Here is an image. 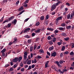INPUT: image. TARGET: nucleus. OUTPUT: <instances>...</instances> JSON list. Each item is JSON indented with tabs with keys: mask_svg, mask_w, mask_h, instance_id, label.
<instances>
[{
	"mask_svg": "<svg viewBox=\"0 0 74 74\" xmlns=\"http://www.w3.org/2000/svg\"><path fill=\"white\" fill-rule=\"evenodd\" d=\"M39 40H40V38H37L36 39V42H37V41H39Z\"/></svg>",
	"mask_w": 74,
	"mask_h": 74,
	"instance_id": "nucleus-42",
	"label": "nucleus"
},
{
	"mask_svg": "<svg viewBox=\"0 0 74 74\" xmlns=\"http://www.w3.org/2000/svg\"><path fill=\"white\" fill-rule=\"evenodd\" d=\"M30 30V29L29 28H26L25 29L24 33H27V32H28L29 30Z\"/></svg>",
	"mask_w": 74,
	"mask_h": 74,
	"instance_id": "nucleus-5",
	"label": "nucleus"
},
{
	"mask_svg": "<svg viewBox=\"0 0 74 74\" xmlns=\"http://www.w3.org/2000/svg\"><path fill=\"white\" fill-rule=\"evenodd\" d=\"M29 2V0H26L25 2L24 3H25V4H26V3H28Z\"/></svg>",
	"mask_w": 74,
	"mask_h": 74,
	"instance_id": "nucleus-39",
	"label": "nucleus"
},
{
	"mask_svg": "<svg viewBox=\"0 0 74 74\" xmlns=\"http://www.w3.org/2000/svg\"><path fill=\"white\" fill-rule=\"evenodd\" d=\"M24 7H27V4L24 3Z\"/></svg>",
	"mask_w": 74,
	"mask_h": 74,
	"instance_id": "nucleus-37",
	"label": "nucleus"
},
{
	"mask_svg": "<svg viewBox=\"0 0 74 74\" xmlns=\"http://www.w3.org/2000/svg\"><path fill=\"white\" fill-rule=\"evenodd\" d=\"M65 54H69V52L66 51L64 53Z\"/></svg>",
	"mask_w": 74,
	"mask_h": 74,
	"instance_id": "nucleus-59",
	"label": "nucleus"
},
{
	"mask_svg": "<svg viewBox=\"0 0 74 74\" xmlns=\"http://www.w3.org/2000/svg\"><path fill=\"white\" fill-rule=\"evenodd\" d=\"M73 14H71V19H73Z\"/></svg>",
	"mask_w": 74,
	"mask_h": 74,
	"instance_id": "nucleus-40",
	"label": "nucleus"
},
{
	"mask_svg": "<svg viewBox=\"0 0 74 74\" xmlns=\"http://www.w3.org/2000/svg\"><path fill=\"white\" fill-rule=\"evenodd\" d=\"M66 5H68V7H69V6H70V3H66Z\"/></svg>",
	"mask_w": 74,
	"mask_h": 74,
	"instance_id": "nucleus-51",
	"label": "nucleus"
},
{
	"mask_svg": "<svg viewBox=\"0 0 74 74\" xmlns=\"http://www.w3.org/2000/svg\"><path fill=\"white\" fill-rule=\"evenodd\" d=\"M47 39L49 40H51V36H48L47 38Z\"/></svg>",
	"mask_w": 74,
	"mask_h": 74,
	"instance_id": "nucleus-48",
	"label": "nucleus"
},
{
	"mask_svg": "<svg viewBox=\"0 0 74 74\" xmlns=\"http://www.w3.org/2000/svg\"><path fill=\"white\" fill-rule=\"evenodd\" d=\"M44 19V16H42L40 18V19L42 21V20H43V19Z\"/></svg>",
	"mask_w": 74,
	"mask_h": 74,
	"instance_id": "nucleus-36",
	"label": "nucleus"
},
{
	"mask_svg": "<svg viewBox=\"0 0 74 74\" xmlns=\"http://www.w3.org/2000/svg\"><path fill=\"white\" fill-rule=\"evenodd\" d=\"M70 14H68L67 16V19H70Z\"/></svg>",
	"mask_w": 74,
	"mask_h": 74,
	"instance_id": "nucleus-27",
	"label": "nucleus"
},
{
	"mask_svg": "<svg viewBox=\"0 0 74 74\" xmlns=\"http://www.w3.org/2000/svg\"><path fill=\"white\" fill-rule=\"evenodd\" d=\"M40 31H41L40 29H38L37 30H35L34 31V32L35 33H40Z\"/></svg>",
	"mask_w": 74,
	"mask_h": 74,
	"instance_id": "nucleus-7",
	"label": "nucleus"
},
{
	"mask_svg": "<svg viewBox=\"0 0 74 74\" xmlns=\"http://www.w3.org/2000/svg\"><path fill=\"white\" fill-rule=\"evenodd\" d=\"M32 37H34V36H35V33H33L32 34Z\"/></svg>",
	"mask_w": 74,
	"mask_h": 74,
	"instance_id": "nucleus-47",
	"label": "nucleus"
},
{
	"mask_svg": "<svg viewBox=\"0 0 74 74\" xmlns=\"http://www.w3.org/2000/svg\"><path fill=\"white\" fill-rule=\"evenodd\" d=\"M57 54V53L56 52H54L53 53H51V56H53V57H55V56H56Z\"/></svg>",
	"mask_w": 74,
	"mask_h": 74,
	"instance_id": "nucleus-2",
	"label": "nucleus"
},
{
	"mask_svg": "<svg viewBox=\"0 0 74 74\" xmlns=\"http://www.w3.org/2000/svg\"><path fill=\"white\" fill-rule=\"evenodd\" d=\"M62 36H66V34L64 33H62Z\"/></svg>",
	"mask_w": 74,
	"mask_h": 74,
	"instance_id": "nucleus-30",
	"label": "nucleus"
},
{
	"mask_svg": "<svg viewBox=\"0 0 74 74\" xmlns=\"http://www.w3.org/2000/svg\"><path fill=\"white\" fill-rule=\"evenodd\" d=\"M31 62H32V60H28L27 63V64H31Z\"/></svg>",
	"mask_w": 74,
	"mask_h": 74,
	"instance_id": "nucleus-14",
	"label": "nucleus"
},
{
	"mask_svg": "<svg viewBox=\"0 0 74 74\" xmlns=\"http://www.w3.org/2000/svg\"><path fill=\"white\" fill-rule=\"evenodd\" d=\"M62 71H64V72H66V71H67V69H63Z\"/></svg>",
	"mask_w": 74,
	"mask_h": 74,
	"instance_id": "nucleus-61",
	"label": "nucleus"
},
{
	"mask_svg": "<svg viewBox=\"0 0 74 74\" xmlns=\"http://www.w3.org/2000/svg\"><path fill=\"white\" fill-rule=\"evenodd\" d=\"M17 67V64H15L14 65V68H16Z\"/></svg>",
	"mask_w": 74,
	"mask_h": 74,
	"instance_id": "nucleus-60",
	"label": "nucleus"
},
{
	"mask_svg": "<svg viewBox=\"0 0 74 74\" xmlns=\"http://www.w3.org/2000/svg\"><path fill=\"white\" fill-rule=\"evenodd\" d=\"M10 66V65L9 64H6L5 66V67L6 68V67H7L8 66Z\"/></svg>",
	"mask_w": 74,
	"mask_h": 74,
	"instance_id": "nucleus-54",
	"label": "nucleus"
},
{
	"mask_svg": "<svg viewBox=\"0 0 74 74\" xmlns=\"http://www.w3.org/2000/svg\"><path fill=\"white\" fill-rule=\"evenodd\" d=\"M64 40L66 41H67L69 40V37L66 38H64Z\"/></svg>",
	"mask_w": 74,
	"mask_h": 74,
	"instance_id": "nucleus-25",
	"label": "nucleus"
},
{
	"mask_svg": "<svg viewBox=\"0 0 74 74\" xmlns=\"http://www.w3.org/2000/svg\"><path fill=\"white\" fill-rule=\"evenodd\" d=\"M5 51H6V49L4 48L1 51V53H5Z\"/></svg>",
	"mask_w": 74,
	"mask_h": 74,
	"instance_id": "nucleus-9",
	"label": "nucleus"
},
{
	"mask_svg": "<svg viewBox=\"0 0 74 74\" xmlns=\"http://www.w3.org/2000/svg\"><path fill=\"white\" fill-rule=\"evenodd\" d=\"M47 30H51V31H53V29L51 28H48L47 29Z\"/></svg>",
	"mask_w": 74,
	"mask_h": 74,
	"instance_id": "nucleus-23",
	"label": "nucleus"
},
{
	"mask_svg": "<svg viewBox=\"0 0 74 74\" xmlns=\"http://www.w3.org/2000/svg\"><path fill=\"white\" fill-rule=\"evenodd\" d=\"M49 49L50 51H52V50H53L54 49V47L53 46H52V47H50Z\"/></svg>",
	"mask_w": 74,
	"mask_h": 74,
	"instance_id": "nucleus-19",
	"label": "nucleus"
},
{
	"mask_svg": "<svg viewBox=\"0 0 74 74\" xmlns=\"http://www.w3.org/2000/svg\"><path fill=\"white\" fill-rule=\"evenodd\" d=\"M57 44L58 45H60L62 44V42H57Z\"/></svg>",
	"mask_w": 74,
	"mask_h": 74,
	"instance_id": "nucleus-46",
	"label": "nucleus"
},
{
	"mask_svg": "<svg viewBox=\"0 0 74 74\" xmlns=\"http://www.w3.org/2000/svg\"><path fill=\"white\" fill-rule=\"evenodd\" d=\"M3 19H4V17H2L1 19L0 20V23L1 22H3Z\"/></svg>",
	"mask_w": 74,
	"mask_h": 74,
	"instance_id": "nucleus-31",
	"label": "nucleus"
},
{
	"mask_svg": "<svg viewBox=\"0 0 74 74\" xmlns=\"http://www.w3.org/2000/svg\"><path fill=\"white\" fill-rule=\"evenodd\" d=\"M24 55L25 56H27V52H26V51H25L24 53Z\"/></svg>",
	"mask_w": 74,
	"mask_h": 74,
	"instance_id": "nucleus-26",
	"label": "nucleus"
},
{
	"mask_svg": "<svg viewBox=\"0 0 74 74\" xmlns=\"http://www.w3.org/2000/svg\"><path fill=\"white\" fill-rule=\"evenodd\" d=\"M21 71H24V68H23L21 69Z\"/></svg>",
	"mask_w": 74,
	"mask_h": 74,
	"instance_id": "nucleus-63",
	"label": "nucleus"
},
{
	"mask_svg": "<svg viewBox=\"0 0 74 74\" xmlns=\"http://www.w3.org/2000/svg\"><path fill=\"white\" fill-rule=\"evenodd\" d=\"M36 26H39L40 25V22H37L36 23Z\"/></svg>",
	"mask_w": 74,
	"mask_h": 74,
	"instance_id": "nucleus-21",
	"label": "nucleus"
},
{
	"mask_svg": "<svg viewBox=\"0 0 74 74\" xmlns=\"http://www.w3.org/2000/svg\"><path fill=\"white\" fill-rule=\"evenodd\" d=\"M40 53H44V50H40Z\"/></svg>",
	"mask_w": 74,
	"mask_h": 74,
	"instance_id": "nucleus-49",
	"label": "nucleus"
},
{
	"mask_svg": "<svg viewBox=\"0 0 74 74\" xmlns=\"http://www.w3.org/2000/svg\"><path fill=\"white\" fill-rule=\"evenodd\" d=\"M24 12L25 11L24 10H23L22 12H21L19 14H18V15H21V14H22V13H23V12Z\"/></svg>",
	"mask_w": 74,
	"mask_h": 74,
	"instance_id": "nucleus-28",
	"label": "nucleus"
},
{
	"mask_svg": "<svg viewBox=\"0 0 74 74\" xmlns=\"http://www.w3.org/2000/svg\"><path fill=\"white\" fill-rule=\"evenodd\" d=\"M8 22V20H5L3 22V24L5 23V22Z\"/></svg>",
	"mask_w": 74,
	"mask_h": 74,
	"instance_id": "nucleus-45",
	"label": "nucleus"
},
{
	"mask_svg": "<svg viewBox=\"0 0 74 74\" xmlns=\"http://www.w3.org/2000/svg\"><path fill=\"white\" fill-rule=\"evenodd\" d=\"M19 1H18L16 3V5H17V4H19Z\"/></svg>",
	"mask_w": 74,
	"mask_h": 74,
	"instance_id": "nucleus-62",
	"label": "nucleus"
},
{
	"mask_svg": "<svg viewBox=\"0 0 74 74\" xmlns=\"http://www.w3.org/2000/svg\"><path fill=\"white\" fill-rule=\"evenodd\" d=\"M13 62H17L18 61V57H16L14 58V59L12 60Z\"/></svg>",
	"mask_w": 74,
	"mask_h": 74,
	"instance_id": "nucleus-3",
	"label": "nucleus"
},
{
	"mask_svg": "<svg viewBox=\"0 0 74 74\" xmlns=\"http://www.w3.org/2000/svg\"><path fill=\"white\" fill-rule=\"evenodd\" d=\"M49 44H50V45H52V44H53V42L52 41L49 42Z\"/></svg>",
	"mask_w": 74,
	"mask_h": 74,
	"instance_id": "nucleus-57",
	"label": "nucleus"
},
{
	"mask_svg": "<svg viewBox=\"0 0 74 74\" xmlns=\"http://www.w3.org/2000/svg\"><path fill=\"white\" fill-rule=\"evenodd\" d=\"M74 48V43L71 46L72 48Z\"/></svg>",
	"mask_w": 74,
	"mask_h": 74,
	"instance_id": "nucleus-64",
	"label": "nucleus"
},
{
	"mask_svg": "<svg viewBox=\"0 0 74 74\" xmlns=\"http://www.w3.org/2000/svg\"><path fill=\"white\" fill-rule=\"evenodd\" d=\"M56 5H52L51 6V11H52L53 10H54L56 8Z\"/></svg>",
	"mask_w": 74,
	"mask_h": 74,
	"instance_id": "nucleus-1",
	"label": "nucleus"
},
{
	"mask_svg": "<svg viewBox=\"0 0 74 74\" xmlns=\"http://www.w3.org/2000/svg\"><path fill=\"white\" fill-rule=\"evenodd\" d=\"M49 63V61H48L47 62H46V64H45V68H47L48 67V64Z\"/></svg>",
	"mask_w": 74,
	"mask_h": 74,
	"instance_id": "nucleus-11",
	"label": "nucleus"
},
{
	"mask_svg": "<svg viewBox=\"0 0 74 74\" xmlns=\"http://www.w3.org/2000/svg\"><path fill=\"white\" fill-rule=\"evenodd\" d=\"M33 47L32 46H31L30 47V52H32L33 51Z\"/></svg>",
	"mask_w": 74,
	"mask_h": 74,
	"instance_id": "nucleus-17",
	"label": "nucleus"
},
{
	"mask_svg": "<svg viewBox=\"0 0 74 74\" xmlns=\"http://www.w3.org/2000/svg\"><path fill=\"white\" fill-rule=\"evenodd\" d=\"M49 18V15H47L46 16V18H45L46 20L48 19Z\"/></svg>",
	"mask_w": 74,
	"mask_h": 74,
	"instance_id": "nucleus-33",
	"label": "nucleus"
},
{
	"mask_svg": "<svg viewBox=\"0 0 74 74\" xmlns=\"http://www.w3.org/2000/svg\"><path fill=\"white\" fill-rule=\"evenodd\" d=\"M62 18H63V16H62L58 17L56 19V21H57V22H58V21L62 19Z\"/></svg>",
	"mask_w": 74,
	"mask_h": 74,
	"instance_id": "nucleus-4",
	"label": "nucleus"
},
{
	"mask_svg": "<svg viewBox=\"0 0 74 74\" xmlns=\"http://www.w3.org/2000/svg\"><path fill=\"white\" fill-rule=\"evenodd\" d=\"M66 28L67 30H70V29L71 28V25H66Z\"/></svg>",
	"mask_w": 74,
	"mask_h": 74,
	"instance_id": "nucleus-6",
	"label": "nucleus"
},
{
	"mask_svg": "<svg viewBox=\"0 0 74 74\" xmlns=\"http://www.w3.org/2000/svg\"><path fill=\"white\" fill-rule=\"evenodd\" d=\"M16 22H17V20H16V19H15L12 22V23L14 24V25H15V24L16 23Z\"/></svg>",
	"mask_w": 74,
	"mask_h": 74,
	"instance_id": "nucleus-8",
	"label": "nucleus"
},
{
	"mask_svg": "<svg viewBox=\"0 0 74 74\" xmlns=\"http://www.w3.org/2000/svg\"><path fill=\"white\" fill-rule=\"evenodd\" d=\"M13 71V68H10V70L9 71Z\"/></svg>",
	"mask_w": 74,
	"mask_h": 74,
	"instance_id": "nucleus-52",
	"label": "nucleus"
},
{
	"mask_svg": "<svg viewBox=\"0 0 74 74\" xmlns=\"http://www.w3.org/2000/svg\"><path fill=\"white\" fill-rule=\"evenodd\" d=\"M61 50L62 51H64V49H65V47L64 46H63L62 49H61Z\"/></svg>",
	"mask_w": 74,
	"mask_h": 74,
	"instance_id": "nucleus-29",
	"label": "nucleus"
},
{
	"mask_svg": "<svg viewBox=\"0 0 74 74\" xmlns=\"http://www.w3.org/2000/svg\"><path fill=\"white\" fill-rule=\"evenodd\" d=\"M31 69H32V66H29L28 70H31Z\"/></svg>",
	"mask_w": 74,
	"mask_h": 74,
	"instance_id": "nucleus-44",
	"label": "nucleus"
},
{
	"mask_svg": "<svg viewBox=\"0 0 74 74\" xmlns=\"http://www.w3.org/2000/svg\"><path fill=\"white\" fill-rule=\"evenodd\" d=\"M37 58H38V59H41V58H42V57H41V56H38Z\"/></svg>",
	"mask_w": 74,
	"mask_h": 74,
	"instance_id": "nucleus-56",
	"label": "nucleus"
},
{
	"mask_svg": "<svg viewBox=\"0 0 74 74\" xmlns=\"http://www.w3.org/2000/svg\"><path fill=\"white\" fill-rule=\"evenodd\" d=\"M14 18V16H11L10 18H9L8 21H11V20H12Z\"/></svg>",
	"mask_w": 74,
	"mask_h": 74,
	"instance_id": "nucleus-10",
	"label": "nucleus"
},
{
	"mask_svg": "<svg viewBox=\"0 0 74 74\" xmlns=\"http://www.w3.org/2000/svg\"><path fill=\"white\" fill-rule=\"evenodd\" d=\"M47 54L48 55V56H50V55H51V54L49 53V52H47Z\"/></svg>",
	"mask_w": 74,
	"mask_h": 74,
	"instance_id": "nucleus-53",
	"label": "nucleus"
},
{
	"mask_svg": "<svg viewBox=\"0 0 74 74\" xmlns=\"http://www.w3.org/2000/svg\"><path fill=\"white\" fill-rule=\"evenodd\" d=\"M24 56V59L25 60H26V58H27V56Z\"/></svg>",
	"mask_w": 74,
	"mask_h": 74,
	"instance_id": "nucleus-50",
	"label": "nucleus"
},
{
	"mask_svg": "<svg viewBox=\"0 0 74 74\" xmlns=\"http://www.w3.org/2000/svg\"><path fill=\"white\" fill-rule=\"evenodd\" d=\"M23 10V7L22 6L19 9V11H22Z\"/></svg>",
	"mask_w": 74,
	"mask_h": 74,
	"instance_id": "nucleus-20",
	"label": "nucleus"
},
{
	"mask_svg": "<svg viewBox=\"0 0 74 74\" xmlns=\"http://www.w3.org/2000/svg\"><path fill=\"white\" fill-rule=\"evenodd\" d=\"M13 43H14L13 42H10L9 43L8 45H9V46L10 45H12V44Z\"/></svg>",
	"mask_w": 74,
	"mask_h": 74,
	"instance_id": "nucleus-34",
	"label": "nucleus"
},
{
	"mask_svg": "<svg viewBox=\"0 0 74 74\" xmlns=\"http://www.w3.org/2000/svg\"><path fill=\"white\" fill-rule=\"evenodd\" d=\"M17 40H18V39L17 38H14V40L13 41V43H15L17 42Z\"/></svg>",
	"mask_w": 74,
	"mask_h": 74,
	"instance_id": "nucleus-15",
	"label": "nucleus"
},
{
	"mask_svg": "<svg viewBox=\"0 0 74 74\" xmlns=\"http://www.w3.org/2000/svg\"><path fill=\"white\" fill-rule=\"evenodd\" d=\"M22 59V57L21 56L19 57L18 58V60L19 62H20L21 61V60Z\"/></svg>",
	"mask_w": 74,
	"mask_h": 74,
	"instance_id": "nucleus-12",
	"label": "nucleus"
},
{
	"mask_svg": "<svg viewBox=\"0 0 74 74\" xmlns=\"http://www.w3.org/2000/svg\"><path fill=\"white\" fill-rule=\"evenodd\" d=\"M49 22L48 21H45V25H47L48 23Z\"/></svg>",
	"mask_w": 74,
	"mask_h": 74,
	"instance_id": "nucleus-32",
	"label": "nucleus"
},
{
	"mask_svg": "<svg viewBox=\"0 0 74 74\" xmlns=\"http://www.w3.org/2000/svg\"><path fill=\"white\" fill-rule=\"evenodd\" d=\"M60 64H62V63H63V60L60 61Z\"/></svg>",
	"mask_w": 74,
	"mask_h": 74,
	"instance_id": "nucleus-55",
	"label": "nucleus"
},
{
	"mask_svg": "<svg viewBox=\"0 0 74 74\" xmlns=\"http://www.w3.org/2000/svg\"><path fill=\"white\" fill-rule=\"evenodd\" d=\"M27 42H28V44H30V43H31V42H32V40H31V39L28 40Z\"/></svg>",
	"mask_w": 74,
	"mask_h": 74,
	"instance_id": "nucleus-24",
	"label": "nucleus"
},
{
	"mask_svg": "<svg viewBox=\"0 0 74 74\" xmlns=\"http://www.w3.org/2000/svg\"><path fill=\"white\" fill-rule=\"evenodd\" d=\"M11 23H10L8 24L7 25L5 26V27L7 28V27H11Z\"/></svg>",
	"mask_w": 74,
	"mask_h": 74,
	"instance_id": "nucleus-13",
	"label": "nucleus"
},
{
	"mask_svg": "<svg viewBox=\"0 0 74 74\" xmlns=\"http://www.w3.org/2000/svg\"><path fill=\"white\" fill-rule=\"evenodd\" d=\"M59 32V31H58V30H56L54 32V33H55V34L56 35H57V34H56V33H58Z\"/></svg>",
	"mask_w": 74,
	"mask_h": 74,
	"instance_id": "nucleus-22",
	"label": "nucleus"
},
{
	"mask_svg": "<svg viewBox=\"0 0 74 74\" xmlns=\"http://www.w3.org/2000/svg\"><path fill=\"white\" fill-rule=\"evenodd\" d=\"M61 26L63 27H64L65 26V24L64 23H63L61 24Z\"/></svg>",
	"mask_w": 74,
	"mask_h": 74,
	"instance_id": "nucleus-43",
	"label": "nucleus"
},
{
	"mask_svg": "<svg viewBox=\"0 0 74 74\" xmlns=\"http://www.w3.org/2000/svg\"><path fill=\"white\" fill-rule=\"evenodd\" d=\"M25 38H29L30 37L28 35H27L25 36Z\"/></svg>",
	"mask_w": 74,
	"mask_h": 74,
	"instance_id": "nucleus-35",
	"label": "nucleus"
},
{
	"mask_svg": "<svg viewBox=\"0 0 74 74\" xmlns=\"http://www.w3.org/2000/svg\"><path fill=\"white\" fill-rule=\"evenodd\" d=\"M64 29V28L63 27H59V29L61 31H63Z\"/></svg>",
	"mask_w": 74,
	"mask_h": 74,
	"instance_id": "nucleus-16",
	"label": "nucleus"
},
{
	"mask_svg": "<svg viewBox=\"0 0 74 74\" xmlns=\"http://www.w3.org/2000/svg\"><path fill=\"white\" fill-rule=\"evenodd\" d=\"M34 67H35V65H34V64L32 65V69H34Z\"/></svg>",
	"mask_w": 74,
	"mask_h": 74,
	"instance_id": "nucleus-58",
	"label": "nucleus"
},
{
	"mask_svg": "<svg viewBox=\"0 0 74 74\" xmlns=\"http://www.w3.org/2000/svg\"><path fill=\"white\" fill-rule=\"evenodd\" d=\"M74 55V53L72 51L70 53V55Z\"/></svg>",
	"mask_w": 74,
	"mask_h": 74,
	"instance_id": "nucleus-41",
	"label": "nucleus"
},
{
	"mask_svg": "<svg viewBox=\"0 0 74 74\" xmlns=\"http://www.w3.org/2000/svg\"><path fill=\"white\" fill-rule=\"evenodd\" d=\"M20 66H21V67H23V62H21L20 64Z\"/></svg>",
	"mask_w": 74,
	"mask_h": 74,
	"instance_id": "nucleus-38",
	"label": "nucleus"
},
{
	"mask_svg": "<svg viewBox=\"0 0 74 74\" xmlns=\"http://www.w3.org/2000/svg\"><path fill=\"white\" fill-rule=\"evenodd\" d=\"M56 40V38H55V37L53 38V39L52 40L53 42H55V41Z\"/></svg>",
	"mask_w": 74,
	"mask_h": 74,
	"instance_id": "nucleus-18",
	"label": "nucleus"
}]
</instances>
